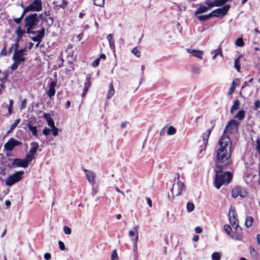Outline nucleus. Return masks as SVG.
Returning <instances> with one entry per match:
<instances>
[{"instance_id":"1","label":"nucleus","mask_w":260,"mask_h":260,"mask_svg":"<svg viewBox=\"0 0 260 260\" xmlns=\"http://www.w3.org/2000/svg\"><path fill=\"white\" fill-rule=\"evenodd\" d=\"M24 26L26 28V34H31L37 35L31 37V39L35 42H38L37 46L42 41L45 34V28L43 27L44 22H50L51 25L53 23L52 17L46 18L43 14H38L36 13L30 14L26 16L24 19Z\"/></svg>"},{"instance_id":"2","label":"nucleus","mask_w":260,"mask_h":260,"mask_svg":"<svg viewBox=\"0 0 260 260\" xmlns=\"http://www.w3.org/2000/svg\"><path fill=\"white\" fill-rule=\"evenodd\" d=\"M219 147L216 151V169H226L231 164L232 141L228 135H222L218 140Z\"/></svg>"},{"instance_id":"3","label":"nucleus","mask_w":260,"mask_h":260,"mask_svg":"<svg viewBox=\"0 0 260 260\" xmlns=\"http://www.w3.org/2000/svg\"><path fill=\"white\" fill-rule=\"evenodd\" d=\"M225 169L215 170L214 185L217 189H219L222 185H227L231 181L233 175L230 172H223Z\"/></svg>"},{"instance_id":"4","label":"nucleus","mask_w":260,"mask_h":260,"mask_svg":"<svg viewBox=\"0 0 260 260\" xmlns=\"http://www.w3.org/2000/svg\"><path fill=\"white\" fill-rule=\"evenodd\" d=\"M239 124V123L236 120L232 119L230 120L225 127L222 135H227L226 134H232L234 133H237Z\"/></svg>"},{"instance_id":"5","label":"nucleus","mask_w":260,"mask_h":260,"mask_svg":"<svg viewBox=\"0 0 260 260\" xmlns=\"http://www.w3.org/2000/svg\"><path fill=\"white\" fill-rule=\"evenodd\" d=\"M24 174L23 171L15 172L13 174L8 177L6 180V184L11 186L14 184L19 182L22 179V176Z\"/></svg>"},{"instance_id":"6","label":"nucleus","mask_w":260,"mask_h":260,"mask_svg":"<svg viewBox=\"0 0 260 260\" xmlns=\"http://www.w3.org/2000/svg\"><path fill=\"white\" fill-rule=\"evenodd\" d=\"M42 10V2L41 0H34L32 3L29 4L23 9L24 13L29 11L40 12Z\"/></svg>"},{"instance_id":"7","label":"nucleus","mask_w":260,"mask_h":260,"mask_svg":"<svg viewBox=\"0 0 260 260\" xmlns=\"http://www.w3.org/2000/svg\"><path fill=\"white\" fill-rule=\"evenodd\" d=\"M15 48L14 49V53L13 56V60H16L20 62H23L25 60V58L24 57L25 53H24L25 49H21L18 50L19 44L16 43Z\"/></svg>"},{"instance_id":"8","label":"nucleus","mask_w":260,"mask_h":260,"mask_svg":"<svg viewBox=\"0 0 260 260\" xmlns=\"http://www.w3.org/2000/svg\"><path fill=\"white\" fill-rule=\"evenodd\" d=\"M247 193L248 192L245 187L237 185L232 189L231 195L233 198H236L238 196L244 198L247 196Z\"/></svg>"},{"instance_id":"9","label":"nucleus","mask_w":260,"mask_h":260,"mask_svg":"<svg viewBox=\"0 0 260 260\" xmlns=\"http://www.w3.org/2000/svg\"><path fill=\"white\" fill-rule=\"evenodd\" d=\"M230 8V5H226L222 7L221 8H218L215 9L211 12L212 16L215 17H220L224 16L227 14Z\"/></svg>"},{"instance_id":"10","label":"nucleus","mask_w":260,"mask_h":260,"mask_svg":"<svg viewBox=\"0 0 260 260\" xmlns=\"http://www.w3.org/2000/svg\"><path fill=\"white\" fill-rule=\"evenodd\" d=\"M22 142L20 141L16 140L13 138L9 139L7 143L4 144V149L7 151H11L14 148L17 146H20Z\"/></svg>"},{"instance_id":"11","label":"nucleus","mask_w":260,"mask_h":260,"mask_svg":"<svg viewBox=\"0 0 260 260\" xmlns=\"http://www.w3.org/2000/svg\"><path fill=\"white\" fill-rule=\"evenodd\" d=\"M184 187V183L179 181L176 183L173 184L171 191L173 194H175L176 196H179L181 194Z\"/></svg>"},{"instance_id":"12","label":"nucleus","mask_w":260,"mask_h":260,"mask_svg":"<svg viewBox=\"0 0 260 260\" xmlns=\"http://www.w3.org/2000/svg\"><path fill=\"white\" fill-rule=\"evenodd\" d=\"M235 232H233L231 238L238 241H241L243 239L242 237V229L239 225V224L235 226Z\"/></svg>"},{"instance_id":"13","label":"nucleus","mask_w":260,"mask_h":260,"mask_svg":"<svg viewBox=\"0 0 260 260\" xmlns=\"http://www.w3.org/2000/svg\"><path fill=\"white\" fill-rule=\"evenodd\" d=\"M229 218L231 224L234 227L236 224H239V220L237 218V214L236 211L233 209H230L229 212Z\"/></svg>"},{"instance_id":"14","label":"nucleus","mask_w":260,"mask_h":260,"mask_svg":"<svg viewBox=\"0 0 260 260\" xmlns=\"http://www.w3.org/2000/svg\"><path fill=\"white\" fill-rule=\"evenodd\" d=\"M27 161L24 160V159L21 158H14L12 162V166L14 168L16 167H21L23 168H26L28 167V165L27 164Z\"/></svg>"},{"instance_id":"15","label":"nucleus","mask_w":260,"mask_h":260,"mask_svg":"<svg viewBox=\"0 0 260 260\" xmlns=\"http://www.w3.org/2000/svg\"><path fill=\"white\" fill-rule=\"evenodd\" d=\"M56 84L57 83L55 81H51L49 84V89L46 91V93L50 98H51L54 96L55 94L56 90L55 88L56 86Z\"/></svg>"},{"instance_id":"16","label":"nucleus","mask_w":260,"mask_h":260,"mask_svg":"<svg viewBox=\"0 0 260 260\" xmlns=\"http://www.w3.org/2000/svg\"><path fill=\"white\" fill-rule=\"evenodd\" d=\"M84 171L85 173L88 181L93 185L95 183V175L94 173L89 170L84 169Z\"/></svg>"},{"instance_id":"17","label":"nucleus","mask_w":260,"mask_h":260,"mask_svg":"<svg viewBox=\"0 0 260 260\" xmlns=\"http://www.w3.org/2000/svg\"><path fill=\"white\" fill-rule=\"evenodd\" d=\"M186 51L191 54L193 56L199 58L201 59L203 58V55L204 54L203 51L197 50L196 49H187Z\"/></svg>"},{"instance_id":"18","label":"nucleus","mask_w":260,"mask_h":260,"mask_svg":"<svg viewBox=\"0 0 260 260\" xmlns=\"http://www.w3.org/2000/svg\"><path fill=\"white\" fill-rule=\"evenodd\" d=\"M212 132L211 129H207L206 132L202 134V137L205 148L207 146L209 138Z\"/></svg>"},{"instance_id":"19","label":"nucleus","mask_w":260,"mask_h":260,"mask_svg":"<svg viewBox=\"0 0 260 260\" xmlns=\"http://www.w3.org/2000/svg\"><path fill=\"white\" fill-rule=\"evenodd\" d=\"M53 4L54 8L56 10H59L60 8L65 9L68 5V1L61 0V3H59L58 1H56L53 2Z\"/></svg>"},{"instance_id":"20","label":"nucleus","mask_w":260,"mask_h":260,"mask_svg":"<svg viewBox=\"0 0 260 260\" xmlns=\"http://www.w3.org/2000/svg\"><path fill=\"white\" fill-rule=\"evenodd\" d=\"M43 117L46 119L48 122V124L50 127L54 126V122L53 119L51 116V115L48 113H44Z\"/></svg>"},{"instance_id":"21","label":"nucleus","mask_w":260,"mask_h":260,"mask_svg":"<svg viewBox=\"0 0 260 260\" xmlns=\"http://www.w3.org/2000/svg\"><path fill=\"white\" fill-rule=\"evenodd\" d=\"M115 93V90L112 83L110 84L108 88V91L107 94V99L111 98Z\"/></svg>"},{"instance_id":"22","label":"nucleus","mask_w":260,"mask_h":260,"mask_svg":"<svg viewBox=\"0 0 260 260\" xmlns=\"http://www.w3.org/2000/svg\"><path fill=\"white\" fill-rule=\"evenodd\" d=\"M242 57V55H240L237 58L235 59L234 62V67L236 68L238 72H240L241 69V64L240 59Z\"/></svg>"},{"instance_id":"23","label":"nucleus","mask_w":260,"mask_h":260,"mask_svg":"<svg viewBox=\"0 0 260 260\" xmlns=\"http://www.w3.org/2000/svg\"><path fill=\"white\" fill-rule=\"evenodd\" d=\"M107 40L109 41L110 47L111 49H115V42L113 38V35L112 34H109L108 35L107 37Z\"/></svg>"},{"instance_id":"24","label":"nucleus","mask_w":260,"mask_h":260,"mask_svg":"<svg viewBox=\"0 0 260 260\" xmlns=\"http://www.w3.org/2000/svg\"><path fill=\"white\" fill-rule=\"evenodd\" d=\"M209 8L206 6H201L197 9V10L195 11L194 14L196 15L197 14L204 13L207 12Z\"/></svg>"},{"instance_id":"25","label":"nucleus","mask_w":260,"mask_h":260,"mask_svg":"<svg viewBox=\"0 0 260 260\" xmlns=\"http://www.w3.org/2000/svg\"><path fill=\"white\" fill-rule=\"evenodd\" d=\"M239 106L240 101L237 99L234 101V104L231 107L230 113L233 114L235 110H238L239 108Z\"/></svg>"},{"instance_id":"26","label":"nucleus","mask_w":260,"mask_h":260,"mask_svg":"<svg viewBox=\"0 0 260 260\" xmlns=\"http://www.w3.org/2000/svg\"><path fill=\"white\" fill-rule=\"evenodd\" d=\"M27 125V127H28V129L30 131H31L32 135L37 137V126H32L30 122H29Z\"/></svg>"},{"instance_id":"27","label":"nucleus","mask_w":260,"mask_h":260,"mask_svg":"<svg viewBox=\"0 0 260 260\" xmlns=\"http://www.w3.org/2000/svg\"><path fill=\"white\" fill-rule=\"evenodd\" d=\"M238 80V79H235L233 80V81L231 84V87L228 92V95H232L233 93V92L235 91L236 87V84L235 83V81Z\"/></svg>"},{"instance_id":"28","label":"nucleus","mask_w":260,"mask_h":260,"mask_svg":"<svg viewBox=\"0 0 260 260\" xmlns=\"http://www.w3.org/2000/svg\"><path fill=\"white\" fill-rule=\"evenodd\" d=\"M31 145H32V146L31 147L28 152L34 155L35 153H36L39 146L38 143L36 142H32Z\"/></svg>"},{"instance_id":"29","label":"nucleus","mask_w":260,"mask_h":260,"mask_svg":"<svg viewBox=\"0 0 260 260\" xmlns=\"http://www.w3.org/2000/svg\"><path fill=\"white\" fill-rule=\"evenodd\" d=\"M20 120L19 118L16 119L14 123L11 125L10 129L7 132L6 134L8 135L13 131L20 123Z\"/></svg>"},{"instance_id":"30","label":"nucleus","mask_w":260,"mask_h":260,"mask_svg":"<svg viewBox=\"0 0 260 260\" xmlns=\"http://www.w3.org/2000/svg\"><path fill=\"white\" fill-rule=\"evenodd\" d=\"M8 107V114H7L6 116L8 117L12 113V110L13 108V100H9V104L7 106Z\"/></svg>"},{"instance_id":"31","label":"nucleus","mask_w":260,"mask_h":260,"mask_svg":"<svg viewBox=\"0 0 260 260\" xmlns=\"http://www.w3.org/2000/svg\"><path fill=\"white\" fill-rule=\"evenodd\" d=\"M249 252L250 255L253 258L257 259L258 257V254L257 252L252 246H250L249 247Z\"/></svg>"},{"instance_id":"32","label":"nucleus","mask_w":260,"mask_h":260,"mask_svg":"<svg viewBox=\"0 0 260 260\" xmlns=\"http://www.w3.org/2000/svg\"><path fill=\"white\" fill-rule=\"evenodd\" d=\"M223 229L224 231L226 233L227 235L231 237L232 236V229L231 226L229 224H225L223 225Z\"/></svg>"},{"instance_id":"33","label":"nucleus","mask_w":260,"mask_h":260,"mask_svg":"<svg viewBox=\"0 0 260 260\" xmlns=\"http://www.w3.org/2000/svg\"><path fill=\"white\" fill-rule=\"evenodd\" d=\"M25 32H26V30L25 31L24 30H22L20 25L16 29L15 31V33L17 36V38L19 39H21L23 37V35Z\"/></svg>"},{"instance_id":"34","label":"nucleus","mask_w":260,"mask_h":260,"mask_svg":"<svg viewBox=\"0 0 260 260\" xmlns=\"http://www.w3.org/2000/svg\"><path fill=\"white\" fill-rule=\"evenodd\" d=\"M253 219L251 216H247L246 218L245 225L247 228H249L252 225Z\"/></svg>"},{"instance_id":"35","label":"nucleus","mask_w":260,"mask_h":260,"mask_svg":"<svg viewBox=\"0 0 260 260\" xmlns=\"http://www.w3.org/2000/svg\"><path fill=\"white\" fill-rule=\"evenodd\" d=\"M245 117V112L243 110H240L238 113L235 116V118L238 119L239 120H243Z\"/></svg>"},{"instance_id":"36","label":"nucleus","mask_w":260,"mask_h":260,"mask_svg":"<svg viewBox=\"0 0 260 260\" xmlns=\"http://www.w3.org/2000/svg\"><path fill=\"white\" fill-rule=\"evenodd\" d=\"M35 158V156L32 154L30 153L29 152H28L25 158H23L24 160H26L27 162V164L28 165L29 163L31 162L33 159Z\"/></svg>"},{"instance_id":"37","label":"nucleus","mask_w":260,"mask_h":260,"mask_svg":"<svg viewBox=\"0 0 260 260\" xmlns=\"http://www.w3.org/2000/svg\"><path fill=\"white\" fill-rule=\"evenodd\" d=\"M212 17L211 13H210L207 15H199L198 16V18L200 21H206Z\"/></svg>"},{"instance_id":"38","label":"nucleus","mask_w":260,"mask_h":260,"mask_svg":"<svg viewBox=\"0 0 260 260\" xmlns=\"http://www.w3.org/2000/svg\"><path fill=\"white\" fill-rule=\"evenodd\" d=\"M91 76L90 74H87L86 76V80L84 82V87L89 88L91 86V81H90Z\"/></svg>"},{"instance_id":"39","label":"nucleus","mask_w":260,"mask_h":260,"mask_svg":"<svg viewBox=\"0 0 260 260\" xmlns=\"http://www.w3.org/2000/svg\"><path fill=\"white\" fill-rule=\"evenodd\" d=\"M7 78V75L6 73L2 72L0 70V81L3 82V85H4V83L6 81Z\"/></svg>"},{"instance_id":"40","label":"nucleus","mask_w":260,"mask_h":260,"mask_svg":"<svg viewBox=\"0 0 260 260\" xmlns=\"http://www.w3.org/2000/svg\"><path fill=\"white\" fill-rule=\"evenodd\" d=\"M27 105V100L26 99H24L22 100H20V104L19 105V109L22 111L26 107Z\"/></svg>"},{"instance_id":"41","label":"nucleus","mask_w":260,"mask_h":260,"mask_svg":"<svg viewBox=\"0 0 260 260\" xmlns=\"http://www.w3.org/2000/svg\"><path fill=\"white\" fill-rule=\"evenodd\" d=\"M214 54L212 58L213 59H214L218 55H219L221 56H223L222 52L220 48H218L217 49L215 50L214 51Z\"/></svg>"},{"instance_id":"42","label":"nucleus","mask_w":260,"mask_h":260,"mask_svg":"<svg viewBox=\"0 0 260 260\" xmlns=\"http://www.w3.org/2000/svg\"><path fill=\"white\" fill-rule=\"evenodd\" d=\"M25 14H26V13H24V11L23 10V12H22L21 15H20V17L17 18H14V21L15 23H16L17 24H18L20 25L21 23V21L23 19Z\"/></svg>"},{"instance_id":"43","label":"nucleus","mask_w":260,"mask_h":260,"mask_svg":"<svg viewBox=\"0 0 260 260\" xmlns=\"http://www.w3.org/2000/svg\"><path fill=\"white\" fill-rule=\"evenodd\" d=\"M176 133V129L173 126H170L168 128L167 134L168 135H173L175 134Z\"/></svg>"},{"instance_id":"44","label":"nucleus","mask_w":260,"mask_h":260,"mask_svg":"<svg viewBox=\"0 0 260 260\" xmlns=\"http://www.w3.org/2000/svg\"><path fill=\"white\" fill-rule=\"evenodd\" d=\"M235 44L239 47H242L244 45V42L242 38L240 37L238 38L235 41Z\"/></svg>"},{"instance_id":"45","label":"nucleus","mask_w":260,"mask_h":260,"mask_svg":"<svg viewBox=\"0 0 260 260\" xmlns=\"http://www.w3.org/2000/svg\"><path fill=\"white\" fill-rule=\"evenodd\" d=\"M229 0H215V7H219L223 5Z\"/></svg>"},{"instance_id":"46","label":"nucleus","mask_w":260,"mask_h":260,"mask_svg":"<svg viewBox=\"0 0 260 260\" xmlns=\"http://www.w3.org/2000/svg\"><path fill=\"white\" fill-rule=\"evenodd\" d=\"M221 255L219 252H215L212 254V258L213 260H220Z\"/></svg>"},{"instance_id":"47","label":"nucleus","mask_w":260,"mask_h":260,"mask_svg":"<svg viewBox=\"0 0 260 260\" xmlns=\"http://www.w3.org/2000/svg\"><path fill=\"white\" fill-rule=\"evenodd\" d=\"M187 210L188 212L192 211L194 209V205L191 202H188L186 205Z\"/></svg>"},{"instance_id":"48","label":"nucleus","mask_w":260,"mask_h":260,"mask_svg":"<svg viewBox=\"0 0 260 260\" xmlns=\"http://www.w3.org/2000/svg\"><path fill=\"white\" fill-rule=\"evenodd\" d=\"M132 52L137 57H140L141 55V52L137 47L134 48L132 50Z\"/></svg>"},{"instance_id":"49","label":"nucleus","mask_w":260,"mask_h":260,"mask_svg":"<svg viewBox=\"0 0 260 260\" xmlns=\"http://www.w3.org/2000/svg\"><path fill=\"white\" fill-rule=\"evenodd\" d=\"M21 62L16 60H14V63L11 65V69L12 71L16 70L18 67V66Z\"/></svg>"},{"instance_id":"50","label":"nucleus","mask_w":260,"mask_h":260,"mask_svg":"<svg viewBox=\"0 0 260 260\" xmlns=\"http://www.w3.org/2000/svg\"><path fill=\"white\" fill-rule=\"evenodd\" d=\"M205 3L206 5L208 6L207 7L209 8H212L213 7H215V1L212 2L210 0H206L205 2Z\"/></svg>"},{"instance_id":"51","label":"nucleus","mask_w":260,"mask_h":260,"mask_svg":"<svg viewBox=\"0 0 260 260\" xmlns=\"http://www.w3.org/2000/svg\"><path fill=\"white\" fill-rule=\"evenodd\" d=\"M93 3L95 6L103 7L104 5V0H93Z\"/></svg>"},{"instance_id":"52","label":"nucleus","mask_w":260,"mask_h":260,"mask_svg":"<svg viewBox=\"0 0 260 260\" xmlns=\"http://www.w3.org/2000/svg\"><path fill=\"white\" fill-rule=\"evenodd\" d=\"M118 256L116 250H114L111 254V260H118Z\"/></svg>"},{"instance_id":"53","label":"nucleus","mask_w":260,"mask_h":260,"mask_svg":"<svg viewBox=\"0 0 260 260\" xmlns=\"http://www.w3.org/2000/svg\"><path fill=\"white\" fill-rule=\"evenodd\" d=\"M58 60H59L60 61V63L58 64V67L60 68L63 66V64L64 62V59L63 58V54L62 52L60 53V55L58 56Z\"/></svg>"},{"instance_id":"54","label":"nucleus","mask_w":260,"mask_h":260,"mask_svg":"<svg viewBox=\"0 0 260 260\" xmlns=\"http://www.w3.org/2000/svg\"><path fill=\"white\" fill-rule=\"evenodd\" d=\"M191 71L193 73L197 74L200 73V69L197 66H192L191 67Z\"/></svg>"},{"instance_id":"55","label":"nucleus","mask_w":260,"mask_h":260,"mask_svg":"<svg viewBox=\"0 0 260 260\" xmlns=\"http://www.w3.org/2000/svg\"><path fill=\"white\" fill-rule=\"evenodd\" d=\"M100 58L95 59L91 63L92 67L95 68L98 67L100 64Z\"/></svg>"},{"instance_id":"56","label":"nucleus","mask_w":260,"mask_h":260,"mask_svg":"<svg viewBox=\"0 0 260 260\" xmlns=\"http://www.w3.org/2000/svg\"><path fill=\"white\" fill-rule=\"evenodd\" d=\"M63 232L67 235H70L71 234V229L68 226H64L63 228Z\"/></svg>"},{"instance_id":"57","label":"nucleus","mask_w":260,"mask_h":260,"mask_svg":"<svg viewBox=\"0 0 260 260\" xmlns=\"http://www.w3.org/2000/svg\"><path fill=\"white\" fill-rule=\"evenodd\" d=\"M52 128L51 131L52 132L53 135L56 136L58 135V129L55 125L54 127H51Z\"/></svg>"},{"instance_id":"58","label":"nucleus","mask_w":260,"mask_h":260,"mask_svg":"<svg viewBox=\"0 0 260 260\" xmlns=\"http://www.w3.org/2000/svg\"><path fill=\"white\" fill-rule=\"evenodd\" d=\"M51 132V129L46 127L43 129L42 133L44 135L47 136Z\"/></svg>"},{"instance_id":"59","label":"nucleus","mask_w":260,"mask_h":260,"mask_svg":"<svg viewBox=\"0 0 260 260\" xmlns=\"http://www.w3.org/2000/svg\"><path fill=\"white\" fill-rule=\"evenodd\" d=\"M58 245H59V248L61 250L63 251L66 249V247H65L64 244L62 241H59Z\"/></svg>"},{"instance_id":"60","label":"nucleus","mask_w":260,"mask_h":260,"mask_svg":"<svg viewBox=\"0 0 260 260\" xmlns=\"http://www.w3.org/2000/svg\"><path fill=\"white\" fill-rule=\"evenodd\" d=\"M259 108H260V101L259 100H256L254 102V109L255 110H257Z\"/></svg>"},{"instance_id":"61","label":"nucleus","mask_w":260,"mask_h":260,"mask_svg":"<svg viewBox=\"0 0 260 260\" xmlns=\"http://www.w3.org/2000/svg\"><path fill=\"white\" fill-rule=\"evenodd\" d=\"M0 55L1 56H6L7 55V51L6 46H4V48L1 51Z\"/></svg>"},{"instance_id":"62","label":"nucleus","mask_w":260,"mask_h":260,"mask_svg":"<svg viewBox=\"0 0 260 260\" xmlns=\"http://www.w3.org/2000/svg\"><path fill=\"white\" fill-rule=\"evenodd\" d=\"M256 150L258 152L260 151V140L257 139L256 140Z\"/></svg>"},{"instance_id":"63","label":"nucleus","mask_w":260,"mask_h":260,"mask_svg":"<svg viewBox=\"0 0 260 260\" xmlns=\"http://www.w3.org/2000/svg\"><path fill=\"white\" fill-rule=\"evenodd\" d=\"M44 258L46 260H49L51 258V255L49 253H45L44 255Z\"/></svg>"},{"instance_id":"64","label":"nucleus","mask_w":260,"mask_h":260,"mask_svg":"<svg viewBox=\"0 0 260 260\" xmlns=\"http://www.w3.org/2000/svg\"><path fill=\"white\" fill-rule=\"evenodd\" d=\"M195 232L197 234H200L202 232V229L200 226H197L194 229Z\"/></svg>"}]
</instances>
